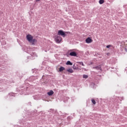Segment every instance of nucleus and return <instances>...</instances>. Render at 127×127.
<instances>
[{"mask_svg": "<svg viewBox=\"0 0 127 127\" xmlns=\"http://www.w3.org/2000/svg\"><path fill=\"white\" fill-rule=\"evenodd\" d=\"M55 39L57 43H60V42L62 41V38L58 35H56L55 36Z\"/></svg>", "mask_w": 127, "mask_h": 127, "instance_id": "1", "label": "nucleus"}, {"mask_svg": "<svg viewBox=\"0 0 127 127\" xmlns=\"http://www.w3.org/2000/svg\"><path fill=\"white\" fill-rule=\"evenodd\" d=\"M68 52H70L69 54L70 56H72L73 57H77V53L75 51H73V50H70Z\"/></svg>", "mask_w": 127, "mask_h": 127, "instance_id": "2", "label": "nucleus"}, {"mask_svg": "<svg viewBox=\"0 0 127 127\" xmlns=\"http://www.w3.org/2000/svg\"><path fill=\"white\" fill-rule=\"evenodd\" d=\"M58 35H61L63 37H65V36H66V35H66L65 32H64V31H63V30H60L58 31Z\"/></svg>", "mask_w": 127, "mask_h": 127, "instance_id": "3", "label": "nucleus"}, {"mask_svg": "<svg viewBox=\"0 0 127 127\" xmlns=\"http://www.w3.org/2000/svg\"><path fill=\"white\" fill-rule=\"evenodd\" d=\"M27 40L29 41V42H31L32 41V40L33 39V36H31L30 34H28L26 36Z\"/></svg>", "mask_w": 127, "mask_h": 127, "instance_id": "4", "label": "nucleus"}, {"mask_svg": "<svg viewBox=\"0 0 127 127\" xmlns=\"http://www.w3.org/2000/svg\"><path fill=\"white\" fill-rule=\"evenodd\" d=\"M93 69H95V70H97V71H100V72H102V67L101 65H97L96 66H93Z\"/></svg>", "mask_w": 127, "mask_h": 127, "instance_id": "5", "label": "nucleus"}, {"mask_svg": "<svg viewBox=\"0 0 127 127\" xmlns=\"http://www.w3.org/2000/svg\"><path fill=\"white\" fill-rule=\"evenodd\" d=\"M85 42H86V43H88V44L92 43V42H93V40L90 37H88L86 39Z\"/></svg>", "mask_w": 127, "mask_h": 127, "instance_id": "6", "label": "nucleus"}, {"mask_svg": "<svg viewBox=\"0 0 127 127\" xmlns=\"http://www.w3.org/2000/svg\"><path fill=\"white\" fill-rule=\"evenodd\" d=\"M30 43H31L32 45H35L36 43H37V40L35 39H33L32 40V41L30 42Z\"/></svg>", "mask_w": 127, "mask_h": 127, "instance_id": "7", "label": "nucleus"}, {"mask_svg": "<svg viewBox=\"0 0 127 127\" xmlns=\"http://www.w3.org/2000/svg\"><path fill=\"white\" fill-rule=\"evenodd\" d=\"M31 56L32 58L35 59V57H37V55L35 53L32 52L31 54Z\"/></svg>", "mask_w": 127, "mask_h": 127, "instance_id": "8", "label": "nucleus"}, {"mask_svg": "<svg viewBox=\"0 0 127 127\" xmlns=\"http://www.w3.org/2000/svg\"><path fill=\"white\" fill-rule=\"evenodd\" d=\"M53 94H54V91H53V90H50L49 92H47V95H48V96H52Z\"/></svg>", "mask_w": 127, "mask_h": 127, "instance_id": "9", "label": "nucleus"}, {"mask_svg": "<svg viewBox=\"0 0 127 127\" xmlns=\"http://www.w3.org/2000/svg\"><path fill=\"white\" fill-rule=\"evenodd\" d=\"M70 99V98L68 97H64V103H67V101H68V100H69Z\"/></svg>", "mask_w": 127, "mask_h": 127, "instance_id": "10", "label": "nucleus"}, {"mask_svg": "<svg viewBox=\"0 0 127 127\" xmlns=\"http://www.w3.org/2000/svg\"><path fill=\"white\" fill-rule=\"evenodd\" d=\"M65 70V67L63 66H61L59 68V72H63Z\"/></svg>", "mask_w": 127, "mask_h": 127, "instance_id": "11", "label": "nucleus"}, {"mask_svg": "<svg viewBox=\"0 0 127 127\" xmlns=\"http://www.w3.org/2000/svg\"><path fill=\"white\" fill-rule=\"evenodd\" d=\"M67 72H68V73H73L74 71L71 68H69L68 69L66 70Z\"/></svg>", "mask_w": 127, "mask_h": 127, "instance_id": "12", "label": "nucleus"}, {"mask_svg": "<svg viewBox=\"0 0 127 127\" xmlns=\"http://www.w3.org/2000/svg\"><path fill=\"white\" fill-rule=\"evenodd\" d=\"M66 65H70L71 66H72V65H73V63H71L70 62V61H68L66 63Z\"/></svg>", "mask_w": 127, "mask_h": 127, "instance_id": "13", "label": "nucleus"}, {"mask_svg": "<svg viewBox=\"0 0 127 127\" xmlns=\"http://www.w3.org/2000/svg\"><path fill=\"white\" fill-rule=\"evenodd\" d=\"M90 86L92 88H95V87H96V84H95V83H91L90 84Z\"/></svg>", "mask_w": 127, "mask_h": 127, "instance_id": "14", "label": "nucleus"}, {"mask_svg": "<svg viewBox=\"0 0 127 127\" xmlns=\"http://www.w3.org/2000/svg\"><path fill=\"white\" fill-rule=\"evenodd\" d=\"M21 90H22L23 92H26V91L28 90V87H24L23 89H22Z\"/></svg>", "mask_w": 127, "mask_h": 127, "instance_id": "15", "label": "nucleus"}, {"mask_svg": "<svg viewBox=\"0 0 127 127\" xmlns=\"http://www.w3.org/2000/svg\"><path fill=\"white\" fill-rule=\"evenodd\" d=\"M8 96H11V97H15V94L13 93H10L8 94Z\"/></svg>", "mask_w": 127, "mask_h": 127, "instance_id": "16", "label": "nucleus"}, {"mask_svg": "<svg viewBox=\"0 0 127 127\" xmlns=\"http://www.w3.org/2000/svg\"><path fill=\"white\" fill-rule=\"evenodd\" d=\"M99 2L100 4H103V3H104V2H105V0H99Z\"/></svg>", "mask_w": 127, "mask_h": 127, "instance_id": "17", "label": "nucleus"}, {"mask_svg": "<svg viewBox=\"0 0 127 127\" xmlns=\"http://www.w3.org/2000/svg\"><path fill=\"white\" fill-rule=\"evenodd\" d=\"M77 63L78 64H80V65H82V66H85V64H84V63H83L82 62H77Z\"/></svg>", "mask_w": 127, "mask_h": 127, "instance_id": "18", "label": "nucleus"}, {"mask_svg": "<svg viewBox=\"0 0 127 127\" xmlns=\"http://www.w3.org/2000/svg\"><path fill=\"white\" fill-rule=\"evenodd\" d=\"M91 102L93 105H96V101H95V99H91Z\"/></svg>", "mask_w": 127, "mask_h": 127, "instance_id": "19", "label": "nucleus"}, {"mask_svg": "<svg viewBox=\"0 0 127 127\" xmlns=\"http://www.w3.org/2000/svg\"><path fill=\"white\" fill-rule=\"evenodd\" d=\"M83 78H84V79H87V78H88V75H87L86 74H83Z\"/></svg>", "mask_w": 127, "mask_h": 127, "instance_id": "20", "label": "nucleus"}, {"mask_svg": "<svg viewBox=\"0 0 127 127\" xmlns=\"http://www.w3.org/2000/svg\"><path fill=\"white\" fill-rule=\"evenodd\" d=\"M27 59H31V60H33V59H34V58H33L32 57H31V56H28Z\"/></svg>", "mask_w": 127, "mask_h": 127, "instance_id": "21", "label": "nucleus"}, {"mask_svg": "<svg viewBox=\"0 0 127 127\" xmlns=\"http://www.w3.org/2000/svg\"><path fill=\"white\" fill-rule=\"evenodd\" d=\"M73 69L74 70H78V67H76V66H75V65H73Z\"/></svg>", "mask_w": 127, "mask_h": 127, "instance_id": "22", "label": "nucleus"}, {"mask_svg": "<svg viewBox=\"0 0 127 127\" xmlns=\"http://www.w3.org/2000/svg\"><path fill=\"white\" fill-rule=\"evenodd\" d=\"M1 44H2V45H5L6 44V42H5V41H4L3 43H2V42H1Z\"/></svg>", "mask_w": 127, "mask_h": 127, "instance_id": "23", "label": "nucleus"}, {"mask_svg": "<svg viewBox=\"0 0 127 127\" xmlns=\"http://www.w3.org/2000/svg\"><path fill=\"white\" fill-rule=\"evenodd\" d=\"M111 45H107L106 46V48H110L111 47Z\"/></svg>", "mask_w": 127, "mask_h": 127, "instance_id": "24", "label": "nucleus"}, {"mask_svg": "<svg viewBox=\"0 0 127 127\" xmlns=\"http://www.w3.org/2000/svg\"><path fill=\"white\" fill-rule=\"evenodd\" d=\"M65 33H67L68 34H70L71 33L70 32H66Z\"/></svg>", "mask_w": 127, "mask_h": 127, "instance_id": "25", "label": "nucleus"}, {"mask_svg": "<svg viewBox=\"0 0 127 127\" xmlns=\"http://www.w3.org/2000/svg\"><path fill=\"white\" fill-rule=\"evenodd\" d=\"M125 70H126V71H127V67L125 68Z\"/></svg>", "mask_w": 127, "mask_h": 127, "instance_id": "26", "label": "nucleus"}, {"mask_svg": "<svg viewBox=\"0 0 127 127\" xmlns=\"http://www.w3.org/2000/svg\"><path fill=\"white\" fill-rule=\"evenodd\" d=\"M37 1H39V0H36Z\"/></svg>", "mask_w": 127, "mask_h": 127, "instance_id": "27", "label": "nucleus"}, {"mask_svg": "<svg viewBox=\"0 0 127 127\" xmlns=\"http://www.w3.org/2000/svg\"><path fill=\"white\" fill-rule=\"evenodd\" d=\"M122 100H124V98H122Z\"/></svg>", "mask_w": 127, "mask_h": 127, "instance_id": "28", "label": "nucleus"}, {"mask_svg": "<svg viewBox=\"0 0 127 127\" xmlns=\"http://www.w3.org/2000/svg\"><path fill=\"white\" fill-rule=\"evenodd\" d=\"M51 110L52 111V109H50V111H51Z\"/></svg>", "mask_w": 127, "mask_h": 127, "instance_id": "29", "label": "nucleus"}]
</instances>
